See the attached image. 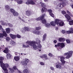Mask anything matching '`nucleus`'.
Instances as JSON below:
<instances>
[{"label": "nucleus", "mask_w": 73, "mask_h": 73, "mask_svg": "<svg viewBox=\"0 0 73 73\" xmlns=\"http://www.w3.org/2000/svg\"><path fill=\"white\" fill-rule=\"evenodd\" d=\"M36 42L34 41H28L26 42V44H28L30 46H33L34 50H39V51L41 52V49L42 48V46L40 44L41 41L38 38L36 39Z\"/></svg>", "instance_id": "obj_1"}, {"label": "nucleus", "mask_w": 73, "mask_h": 73, "mask_svg": "<svg viewBox=\"0 0 73 73\" xmlns=\"http://www.w3.org/2000/svg\"><path fill=\"white\" fill-rule=\"evenodd\" d=\"M4 58L2 57H0V63L2 69L4 70L7 71V68H9V65L8 64H4L3 62V60H4Z\"/></svg>", "instance_id": "obj_2"}, {"label": "nucleus", "mask_w": 73, "mask_h": 73, "mask_svg": "<svg viewBox=\"0 0 73 73\" xmlns=\"http://www.w3.org/2000/svg\"><path fill=\"white\" fill-rule=\"evenodd\" d=\"M45 16V14H44L40 17L35 18V20H36V21H40V20H41L42 23V24H44V23H45L46 22V20L44 18V17Z\"/></svg>", "instance_id": "obj_3"}, {"label": "nucleus", "mask_w": 73, "mask_h": 73, "mask_svg": "<svg viewBox=\"0 0 73 73\" xmlns=\"http://www.w3.org/2000/svg\"><path fill=\"white\" fill-rule=\"evenodd\" d=\"M55 21L56 23V25H57L58 26L62 27V26H64V22L61 19H57L55 20Z\"/></svg>", "instance_id": "obj_4"}, {"label": "nucleus", "mask_w": 73, "mask_h": 73, "mask_svg": "<svg viewBox=\"0 0 73 73\" xmlns=\"http://www.w3.org/2000/svg\"><path fill=\"white\" fill-rule=\"evenodd\" d=\"M73 51L72 50L68 51L67 52L65 53L64 54V56H67L65 57L66 58L69 59V58H70L72 56L73 54Z\"/></svg>", "instance_id": "obj_5"}, {"label": "nucleus", "mask_w": 73, "mask_h": 73, "mask_svg": "<svg viewBox=\"0 0 73 73\" xmlns=\"http://www.w3.org/2000/svg\"><path fill=\"white\" fill-rule=\"evenodd\" d=\"M41 29V27H36V30H33V33L35 34L36 35H40L41 34V32L38 30H40Z\"/></svg>", "instance_id": "obj_6"}, {"label": "nucleus", "mask_w": 73, "mask_h": 73, "mask_svg": "<svg viewBox=\"0 0 73 73\" xmlns=\"http://www.w3.org/2000/svg\"><path fill=\"white\" fill-rule=\"evenodd\" d=\"M63 3L62 4V3H60L56 5L55 7V9H61L63 7H65L66 5V4Z\"/></svg>", "instance_id": "obj_7"}, {"label": "nucleus", "mask_w": 73, "mask_h": 73, "mask_svg": "<svg viewBox=\"0 0 73 73\" xmlns=\"http://www.w3.org/2000/svg\"><path fill=\"white\" fill-rule=\"evenodd\" d=\"M9 70L11 73H13L15 72V70H17V71H18L19 70L17 68V66H14L13 67V69L12 68H9Z\"/></svg>", "instance_id": "obj_8"}, {"label": "nucleus", "mask_w": 73, "mask_h": 73, "mask_svg": "<svg viewBox=\"0 0 73 73\" xmlns=\"http://www.w3.org/2000/svg\"><path fill=\"white\" fill-rule=\"evenodd\" d=\"M58 58H60V61L62 62V64L64 65L65 63V61L64 60H65V57L64 56H58Z\"/></svg>", "instance_id": "obj_9"}, {"label": "nucleus", "mask_w": 73, "mask_h": 73, "mask_svg": "<svg viewBox=\"0 0 73 73\" xmlns=\"http://www.w3.org/2000/svg\"><path fill=\"white\" fill-rule=\"evenodd\" d=\"M26 4L27 5L29 4H32V5H35V2H33L32 0H28L26 2Z\"/></svg>", "instance_id": "obj_10"}, {"label": "nucleus", "mask_w": 73, "mask_h": 73, "mask_svg": "<svg viewBox=\"0 0 73 73\" xmlns=\"http://www.w3.org/2000/svg\"><path fill=\"white\" fill-rule=\"evenodd\" d=\"M40 58H42L43 60H48V58L47 57V55L46 54H43L40 56Z\"/></svg>", "instance_id": "obj_11"}, {"label": "nucleus", "mask_w": 73, "mask_h": 73, "mask_svg": "<svg viewBox=\"0 0 73 73\" xmlns=\"http://www.w3.org/2000/svg\"><path fill=\"white\" fill-rule=\"evenodd\" d=\"M56 68H58L59 69H61V64L60 63V62H58L56 63Z\"/></svg>", "instance_id": "obj_12"}, {"label": "nucleus", "mask_w": 73, "mask_h": 73, "mask_svg": "<svg viewBox=\"0 0 73 73\" xmlns=\"http://www.w3.org/2000/svg\"><path fill=\"white\" fill-rule=\"evenodd\" d=\"M24 30H25L26 31H30V29L28 27H24L23 29H22L21 30V31H22V32H23V31H24Z\"/></svg>", "instance_id": "obj_13"}, {"label": "nucleus", "mask_w": 73, "mask_h": 73, "mask_svg": "<svg viewBox=\"0 0 73 73\" xmlns=\"http://www.w3.org/2000/svg\"><path fill=\"white\" fill-rule=\"evenodd\" d=\"M56 19H54V21H52L50 22V24L53 27H55L56 26V22L55 20Z\"/></svg>", "instance_id": "obj_14"}, {"label": "nucleus", "mask_w": 73, "mask_h": 73, "mask_svg": "<svg viewBox=\"0 0 73 73\" xmlns=\"http://www.w3.org/2000/svg\"><path fill=\"white\" fill-rule=\"evenodd\" d=\"M58 46H60L61 48H64L65 47V44L64 43H58Z\"/></svg>", "instance_id": "obj_15"}, {"label": "nucleus", "mask_w": 73, "mask_h": 73, "mask_svg": "<svg viewBox=\"0 0 73 73\" xmlns=\"http://www.w3.org/2000/svg\"><path fill=\"white\" fill-rule=\"evenodd\" d=\"M47 11V9L46 8V7H43L41 9V12L42 13L46 12Z\"/></svg>", "instance_id": "obj_16"}, {"label": "nucleus", "mask_w": 73, "mask_h": 73, "mask_svg": "<svg viewBox=\"0 0 73 73\" xmlns=\"http://www.w3.org/2000/svg\"><path fill=\"white\" fill-rule=\"evenodd\" d=\"M23 19H24L25 20H24L23 19L22 20V21H23V22H24V23H27V21H28V20H27V19H28V18L27 17L25 16H23Z\"/></svg>", "instance_id": "obj_17"}, {"label": "nucleus", "mask_w": 73, "mask_h": 73, "mask_svg": "<svg viewBox=\"0 0 73 73\" xmlns=\"http://www.w3.org/2000/svg\"><path fill=\"white\" fill-rule=\"evenodd\" d=\"M39 5L42 7H46V5L44 3H43V2H40L39 3Z\"/></svg>", "instance_id": "obj_18"}, {"label": "nucleus", "mask_w": 73, "mask_h": 73, "mask_svg": "<svg viewBox=\"0 0 73 73\" xmlns=\"http://www.w3.org/2000/svg\"><path fill=\"white\" fill-rule=\"evenodd\" d=\"M65 17L68 20H70V19H71L70 16L67 14L65 15Z\"/></svg>", "instance_id": "obj_19"}, {"label": "nucleus", "mask_w": 73, "mask_h": 73, "mask_svg": "<svg viewBox=\"0 0 73 73\" xmlns=\"http://www.w3.org/2000/svg\"><path fill=\"white\" fill-rule=\"evenodd\" d=\"M23 73H29V70L27 69L26 68L23 70Z\"/></svg>", "instance_id": "obj_20"}, {"label": "nucleus", "mask_w": 73, "mask_h": 73, "mask_svg": "<svg viewBox=\"0 0 73 73\" xmlns=\"http://www.w3.org/2000/svg\"><path fill=\"white\" fill-rule=\"evenodd\" d=\"M9 35L10 37H11L13 39H15V38H16V36L15 35H13L11 34H10Z\"/></svg>", "instance_id": "obj_21"}, {"label": "nucleus", "mask_w": 73, "mask_h": 73, "mask_svg": "<svg viewBox=\"0 0 73 73\" xmlns=\"http://www.w3.org/2000/svg\"><path fill=\"white\" fill-rule=\"evenodd\" d=\"M59 1H61V2H63L62 3H61L62 4H63V3L64 4H66V5L67 4V1L66 0H58Z\"/></svg>", "instance_id": "obj_22"}, {"label": "nucleus", "mask_w": 73, "mask_h": 73, "mask_svg": "<svg viewBox=\"0 0 73 73\" xmlns=\"http://www.w3.org/2000/svg\"><path fill=\"white\" fill-rule=\"evenodd\" d=\"M46 23V22L44 23L45 24V26L47 28H50V24Z\"/></svg>", "instance_id": "obj_23"}, {"label": "nucleus", "mask_w": 73, "mask_h": 73, "mask_svg": "<svg viewBox=\"0 0 73 73\" xmlns=\"http://www.w3.org/2000/svg\"><path fill=\"white\" fill-rule=\"evenodd\" d=\"M6 56L7 59H10L11 58V57H12V55L9 53L7 54Z\"/></svg>", "instance_id": "obj_24"}, {"label": "nucleus", "mask_w": 73, "mask_h": 73, "mask_svg": "<svg viewBox=\"0 0 73 73\" xmlns=\"http://www.w3.org/2000/svg\"><path fill=\"white\" fill-rule=\"evenodd\" d=\"M9 43L11 44V45H16V42H15L14 41L11 40L9 42Z\"/></svg>", "instance_id": "obj_25"}, {"label": "nucleus", "mask_w": 73, "mask_h": 73, "mask_svg": "<svg viewBox=\"0 0 73 73\" xmlns=\"http://www.w3.org/2000/svg\"><path fill=\"white\" fill-rule=\"evenodd\" d=\"M14 59L16 61H18L20 60V57L18 56H15L14 57Z\"/></svg>", "instance_id": "obj_26"}, {"label": "nucleus", "mask_w": 73, "mask_h": 73, "mask_svg": "<svg viewBox=\"0 0 73 73\" xmlns=\"http://www.w3.org/2000/svg\"><path fill=\"white\" fill-rule=\"evenodd\" d=\"M3 52L5 53H8L9 52V50L7 48H6L3 51Z\"/></svg>", "instance_id": "obj_27"}, {"label": "nucleus", "mask_w": 73, "mask_h": 73, "mask_svg": "<svg viewBox=\"0 0 73 73\" xmlns=\"http://www.w3.org/2000/svg\"><path fill=\"white\" fill-rule=\"evenodd\" d=\"M2 32H3V36L4 37V36H5V37H7V34L6 33V32L5 31H4V30L3 31H2Z\"/></svg>", "instance_id": "obj_28"}, {"label": "nucleus", "mask_w": 73, "mask_h": 73, "mask_svg": "<svg viewBox=\"0 0 73 73\" xmlns=\"http://www.w3.org/2000/svg\"><path fill=\"white\" fill-rule=\"evenodd\" d=\"M0 23H1V25H5V26H7L8 24L5 23H4L3 21H0Z\"/></svg>", "instance_id": "obj_29"}, {"label": "nucleus", "mask_w": 73, "mask_h": 73, "mask_svg": "<svg viewBox=\"0 0 73 73\" xmlns=\"http://www.w3.org/2000/svg\"><path fill=\"white\" fill-rule=\"evenodd\" d=\"M26 15L28 16H30L31 15V11H26Z\"/></svg>", "instance_id": "obj_30"}, {"label": "nucleus", "mask_w": 73, "mask_h": 73, "mask_svg": "<svg viewBox=\"0 0 73 73\" xmlns=\"http://www.w3.org/2000/svg\"><path fill=\"white\" fill-rule=\"evenodd\" d=\"M21 63L22 64V65L23 66H27V63L25 61H21Z\"/></svg>", "instance_id": "obj_31"}, {"label": "nucleus", "mask_w": 73, "mask_h": 73, "mask_svg": "<svg viewBox=\"0 0 73 73\" xmlns=\"http://www.w3.org/2000/svg\"><path fill=\"white\" fill-rule=\"evenodd\" d=\"M60 42H64L65 41V39L62 38H60L58 39Z\"/></svg>", "instance_id": "obj_32"}, {"label": "nucleus", "mask_w": 73, "mask_h": 73, "mask_svg": "<svg viewBox=\"0 0 73 73\" xmlns=\"http://www.w3.org/2000/svg\"><path fill=\"white\" fill-rule=\"evenodd\" d=\"M6 31L7 33H10V31H11V29L9 28H6Z\"/></svg>", "instance_id": "obj_33"}, {"label": "nucleus", "mask_w": 73, "mask_h": 73, "mask_svg": "<svg viewBox=\"0 0 73 73\" xmlns=\"http://www.w3.org/2000/svg\"><path fill=\"white\" fill-rule=\"evenodd\" d=\"M17 2L18 4H23V1L22 0H19L17 1Z\"/></svg>", "instance_id": "obj_34"}, {"label": "nucleus", "mask_w": 73, "mask_h": 73, "mask_svg": "<svg viewBox=\"0 0 73 73\" xmlns=\"http://www.w3.org/2000/svg\"><path fill=\"white\" fill-rule=\"evenodd\" d=\"M46 34H44L43 37V39L42 41H45V39L46 38Z\"/></svg>", "instance_id": "obj_35"}, {"label": "nucleus", "mask_w": 73, "mask_h": 73, "mask_svg": "<svg viewBox=\"0 0 73 73\" xmlns=\"http://www.w3.org/2000/svg\"><path fill=\"white\" fill-rule=\"evenodd\" d=\"M5 9L7 11H8V10H9V9H10V7H9V6L6 5L5 6Z\"/></svg>", "instance_id": "obj_36"}, {"label": "nucleus", "mask_w": 73, "mask_h": 73, "mask_svg": "<svg viewBox=\"0 0 73 73\" xmlns=\"http://www.w3.org/2000/svg\"><path fill=\"white\" fill-rule=\"evenodd\" d=\"M69 24L70 25H73V20L69 22Z\"/></svg>", "instance_id": "obj_37"}, {"label": "nucleus", "mask_w": 73, "mask_h": 73, "mask_svg": "<svg viewBox=\"0 0 73 73\" xmlns=\"http://www.w3.org/2000/svg\"><path fill=\"white\" fill-rule=\"evenodd\" d=\"M23 48H28V47H29V45H25V44H23L22 45Z\"/></svg>", "instance_id": "obj_38"}, {"label": "nucleus", "mask_w": 73, "mask_h": 73, "mask_svg": "<svg viewBox=\"0 0 73 73\" xmlns=\"http://www.w3.org/2000/svg\"><path fill=\"white\" fill-rule=\"evenodd\" d=\"M13 14L14 16H17L19 15L18 13L17 12L15 11L14 12H13Z\"/></svg>", "instance_id": "obj_39"}, {"label": "nucleus", "mask_w": 73, "mask_h": 73, "mask_svg": "<svg viewBox=\"0 0 73 73\" xmlns=\"http://www.w3.org/2000/svg\"><path fill=\"white\" fill-rule=\"evenodd\" d=\"M24 61H25L27 64L29 62V59L27 58H25L24 59Z\"/></svg>", "instance_id": "obj_40"}, {"label": "nucleus", "mask_w": 73, "mask_h": 73, "mask_svg": "<svg viewBox=\"0 0 73 73\" xmlns=\"http://www.w3.org/2000/svg\"><path fill=\"white\" fill-rule=\"evenodd\" d=\"M53 3L54 4V5H57L58 4V1H54Z\"/></svg>", "instance_id": "obj_41"}, {"label": "nucleus", "mask_w": 73, "mask_h": 73, "mask_svg": "<svg viewBox=\"0 0 73 73\" xmlns=\"http://www.w3.org/2000/svg\"><path fill=\"white\" fill-rule=\"evenodd\" d=\"M48 12L49 13V14L52 13V10H51V9H48L47 10Z\"/></svg>", "instance_id": "obj_42"}, {"label": "nucleus", "mask_w": 73, "mask_h": 73, "mask_svg": "<svg viewBox=\"0 0 73 73\" xmlns=\"http://www.w3.org/2000/svg\"><path fill=\"white\" fill-rule=\"evenodd\" d=\"M40 64L41 65H42V66L45 65V63L43 62H40Z\"/></svg>", "instance_id": "obj_43"}, {"label": "nucleus", "mask_w": 73, "mask_h": 73, "mask_svg": "<svg viewBox=\"0 0 73 73\" xmlns=\"http://www.w3.org/2000/svg\"><path fill=\"white\" fill-rule=\"evenodd\" d=\"M70 33H73V28H70Z\"/></svg>", "instance_id": "obj_44"}, {"label": "nucleus", "mask_w": 73, "mask_h": 73, "mask_svg": "<svg viewBox=\"0 0 73 73\" xmlns=\"http://www.w3.org/2000/svg\"><path fill=\"white\" fill-rule=\"evenodd\" d=\"M49 15L51 16V17H54V14H53V13H51Z\"/></svg>", "instance_id": "obj_45"}, {"label": "nucleus", "mask_w": 73, "mask_h": 73, "mask_svg": "<svg viewBox=\"0 0 73 73\" xmlns=\"http://www.w3.org/2000/svg\"><path fill=\"white\" fill-rule=\"evenodd\" d=\"M6 40L7 41H9L10 40V38L9 37H7L6 38Z\"/></svg>", "instance_id": "obj_46"}, {"label": "nucleus", "mask_w": 73, "mask_h": 73, "mask_svg": "<svg viewBox=\"0 0 73 73\" xmlns=\"http://www.w3.org/2000/svg\"><path fill=\"white\" fill-rule=\"evenodd\" d=\"M0 30H1V31H4V29L2 27V26L1 25H0Z\"/></svg>", "instance_id": "obj_47"}, {"label": "nucleus", "mask_w": 73, "mask_h": 73, "mask_svg": "<svg viewBox=\"0 0 73 73\" xmlns=\"http://www.w3.org/2000/svg\"><path fill=\"white\" fill-rule=\"evenodd\" d=\"M7 25H8V26H9L10 27H13V25H12L11 24L9 23H7Z\"/></svg>", "instance_id": "obj_48"}, {"label": "nucleus", "mask_w": 73, "mask_h": 73, "mask_svg": "<svg viewBox=\"0 0 73 73\" xmlns=\"http://www.w3.org/2000/svg\"><path fill=\"white\" fill-rule=\"evenodd\" d=\"M66 41L68 44H69V43H70V40L67 39L66 40Z\"/></svg>", "instance_id": "obj_49"}, {"label": "nucleus", "mask_w": 73, "mask_h": 73, "mask_svg": "<svg viewBox=\"0 0 73 73\" xmlns=\"http://www.w3.org/2000/svg\"><path fill=\"white\" fill-rule=\"evenodd\" d=\"M62 13L63 15H65V14L66 13V12L65 11H62Z\"/></svg>", "instance_id": "obj_50"}, {"label": "nucleus", "mask_w": 73, "mask_h": 73, "mask_svg": "<svg viewBox=\"0 0 73 73\" xmlns=\"http://www.w3.org/2000/svg\"><path fill=\"white\" fill-rule=\"evenodd\" d=\"M10 11L12 13H13V12H14L15 11V10L13 9H10Z\"/></svg>", "instance_id": "obj_51"}, {"label": "nucleus", "mask_w": 73, "mask_h": 73, "mask_svg": "<svg viewBox=\"0 0 73 73\" xmlns=\"http://www.w3.org/2000/svg\"><path fill=\"white\" fill-rule=\"evenodd\" d=\"M48 55L49 56H50V57H53V54H52L51 53H49L48 54Z\"/></svg>", "instance_id": "obj_52"}, {"label": "nucleus", "mask_w": 73, "mask_h": 73, "mask_svg": "<svg viewBox=\"0 0 73 73\" xmlns=\"http://www.w3.org/2000/svg\"><path fill=\"white\" fill-rule=\"evenodd\" d=\"M3 34L0 33V37L1 38H3Z\"/></svg>", "instance_id": "obj_53"}, {"label": "nucleus", "mask_w": 73, "mask_h": 73, "mask_svg": "<svg viewBox=\"0 0 73 73\" xmlns=\"http://www.w3.org/2000/svg\"><path fill=\"white\" fill-rule=\"evenodd\" d=\"M62 32L63 34H65L66 33V31L65 30H62Z\"/></svg>", "instance_id": "obj_54"}, {"label": "nucleus", "mask_w": 73, "mask_h": 73, "mask_svg": "<svg viewBox=\"0 0 73 73\" xmlns=\"http://www.w3.org/2000/svg\"><path fill=\"white\" fill-rule=\"evenodd\" d=\"M66 33H67V34H70V33H70V32L69 30V31H66Z\"/></svg>", "instance_id": "obj_55"}, {"label": "nucleus", "mask_w": 73, "mask_h": 73, "mask_svg": "<svg viewBox=\"0 0 73 73\" xmlns=\"http://www.w3.org/2000/svg\"><path fill=\"white\" fill-rule=\"evenodd\" d=\"M17 36L18 38H21V36L19 35H17Z\"/></svg>", "instance_id": "obj_56"}, {"label": "nucleus", "mask_w": 73, "mask_h": 73, "mask_svg": "<svg viewBox=\"0 0 73 73\" xmlns=\"http://www.w3.org/2000/svg\"><path fill=\"white\" fill-rule=\"evenodd\" d=\"M66 12L67 13L68 15H69L71 13L68 10H67Z\"/></svg>", "instance_id": "obj_57"}, {"label": "nucleus", "mask_w": 73, "mask_h": 73, "mask_svg": "<svg viewBox=\"0 0 73 73\" xmlns=\"http://www.w3.org/2000/svg\"><path fill=\"white\" fill-rule=\"evenodd\" d=\"M50 69L52 70H54V68L52 67H50Z\"/></svg>", "instance_id": "obj_58"}, {"label": "nucleus", "mask_w": 73, "mask_h": 73, "mask_svg": "<svg viewBox=\"0 0 73 73\" xmlns=\"http://www.w3.org/2000/svg\"><path fill=\"white\" fill-rule=\"evenodd\" d=\"M15 55H17V54H18V52H15Z\"/></svg>", "instance_id": "obj_59"}, {"label": "nucleus", "mask_w": 73, "mask_h": 73, "mask_svg": "<svg viewBox=\"0 0 73 73\" xmlns=\"http://www.w3.org/2000/svg\"><path fill=\"white\" fill-rule=\"evenodd\" d=\"M69 15L71 17H73V14H72V13H70V14H69Z\"/></svg>", "instance_id": "obj_60"}, {"label": "nucleus", "mask_w": 73, "mask_h": 73, "mask_svg": "<svg viewBox=\"0 0 73 73\" xmlns=\"http://www.w3.org/2000/svg\"><path fill=\"white\" fill-rule=\"evenodd\" d=\"M19 73H23V72H21V71H20L19 70L18 71Z\"/></svg>", "instance_id": "obj_61"}, {"label": "nucleus", "mask_w": 73, "mask_h": 73, "mask_svg": "<svg viewBox=\"0 0 73 73\" xmlns=\"http://www.w3.org/2000/svg\"><path fill=\"white\" fill-rule=\"evenodd\" d=\"M54 43H55V44H56V42H57V40H54Z\"/></svg>", "instance_id": "obj_62"}, {"label": "nucleus", "mask_w": 73, "mask_h": 73, "mask_svg": "<svg viewBox=\"0 0 73 73\" xmlns=\"http://www.w3.org/2000/svg\"><path fill=\"white\" fill-rule=\"evenodd\" d=\"M44 1L45 2H48L49 0H44Z\"/></svg>", "instance_id": "obj_63"}, {"label": "nucleus", "mask_w": 73, "mask_h": 73, "mask_svg": "<svg viewBox=\"0 0 73 73\" xmlns=\"http://www.w3.org/2000/svg\"><path fill=\"white\" fill-rule=\"evenodd\" d=\"M69 1L70 2H71V3H73V0H69Z\"/></svg>", "instance_id": "obj_64"}]
</instances>
